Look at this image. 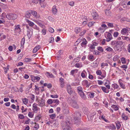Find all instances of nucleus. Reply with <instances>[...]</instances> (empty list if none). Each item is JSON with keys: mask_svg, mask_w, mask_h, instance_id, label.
Segmentation results:
<instances>
[{"mask_svg": "<svg viewBox=\"0 0 130 130\" xmlns=\"http://www.w3.org/2000/svg\"><path fill=\"white\" fill-rule=\"evenodd\" d=\"M31 32L30 31H27V36L29 38L31 37Z\"/></svg>", "mask_w": 130, "mask_h": 130, "instance_id": "nucleus-38", "label": "nucleus"}, {"mask_svg": "<svg viewBox=\"0 0 130 130\" xmlns=\"http://www.w3.org/2000/svg\"><path fill=\"white\" fill-rule=\"evenodd\" d=\"M77 71V70H72L71 72V73L72 75H73L74 73L75 72H76Z\"/></svg>", "mask_w": 130, "mask_h": 130, "instance_id": "nucleus-63", "label": "nucleus"}, {"mask_svg": "<svg viewBox=\"0 0 130 130\" xmlns=\"http://www.w3.org/2000/svg\"><path fill=\"white\" fill-rule=\"evenodd\" d=\"M108 64L106 63H102L101 64V67L103 68L104 66H108Z\"/></svg>", "mask_w": 130, "mask_h": 130, "instance_id": "nucleus-61", "label": "nucleus"}, {"mask_svg": "<svg viewBox=\"0 0 130 130\" xmlns=\"http://www.w3.org/2000/svg\"><path fill=\"white\" fill-rule=\"evenodd\" d=\"M6 18L9 20H14L16 19L17 17V15L15 14L8 13L6 15Z\"/></svg>", "mask_w": 130, "mask_h": 130, "instance_id": "nucleus-2", "label": "nucleus"}, {"mask_svg": "<svg viewBox=\"0 0 130 130\" xmlns=\"http://www.w3.org/2000/svg\"><path fill=\"white\" fill-rule=\"evenodd\" d=\"M121 67L122 68L124 69V70L126 71V69L127 68V65H123L121 66Z\"/></svg>", "mask_w": 130, "mask_h": 130, "instance_id": "nucleus-46", "label": "nucleus"}, {"mask_svg": "<svg viewBox=\"0 0 130 130\" xmlns=\"http://www.w3.org/2000/svg\"><path fill=\"white\" fill-rule=\"evenodd\" d=\"M32 13L31 14L36 18H39L40 16L39 14H37V12L35 11H31Z\"/></svg>", "mask_w": 130, "mask_h": 130, "instance_id": "nucleus-10", "label": "nucleus"}, {"mask_svg": "<svg viewBox=\"0 0 130 130\" xmlns=\"http://www.w3.org/2000/svg\"><path fill=\"white\" fill-rule=\"evenodd\" d=\"M77 90L78 92V93H80L83 91V88L80 86H79L77 87Z\"/></svg>", "mask_w": 130, "mask_h": 130, "instance_id": "nucleus-28", "label": "nucleus"}, {"mask_svg": "<svg viewBox=\"0 0 130 130\" xmlns=\"http://www.w3.org/2000/svg\"><path fill=\"white\" fill-rule=\"evenodd\" d=\"M42 34L44 35L46 34V31L45 29H42L41 31Z\"/></svg>", "mask_w": 130, "mask_h": 130, "instance_id": "nucleus-56", "label": "nucleus"}, {"mask_svg": "<svg viewBox=\"0 0 130 130\" xmlns=\"http://www.w3.org/2000/svg\"><path fill=\"white\" fill-rule=\"evenodd\" d=\"M76 67L77 68L81 67L82 66V65L81 63H76L75 65Z\"/></svg>", "mask_w": 130, "mask_h": 130, "instance_id": "nucleus-30", "label": "nucleus"}, {"mask_svg": "<svg viewBox=\"0 0 130 130\" xmlns=\"http://www.w3.org/2000/svg\"><path fill=\"white\" fill-rule=\"evenodd\" d=\"M25 40V38L24 37L22 38L21 41V46H23L24 45Z\"/></svg>", "mask_w": 130, "mask_h": 130, "instance_id": "nucleus-37", "label": "nucleus"}, {"mask_svg": "<svg viewBox=\"0 0 130 130\" xmlns=\"http://www.w3.org/2000/svg\"><path fill=\"white\" fill-rule=\"evenodd\" d=\"M24 107L23 106H22L21 107V109L22 110V112L23 113L24 112L26 111L27 110V108H25V109H24Z\"/></svg>", "mask_w": 130, "mask_h": 130, "instance_id": "nucleus-51", "label": "nucleus"}, {"mask_svg": "<svg viewBox=\"0 0 130 130\" xmlns=\"http://www.w3.org/2000/svg\"><path fill=\"white\" fill-rule=\"evenodd\" d=\"M119 34L118 32L116 31L114 32L113 33V36L115 37H117Z\"/></svg>", "mask_w": 130, "mask_h": 130, "instance_id": "nucleus-50", "label": "nucleus"}, {"mask_svg": "<svg viewBox=\"0 0 130 130\" xmlns=\"http://www.w3.org/2000/svg\"><path fill=\"white\" fill-rule=\"evenodd\" d=\"M36 22L37 24H38L40 27H41L42 28H44V26L41 23V21H36Z\"/></svg>", "mask_w": 130, "mask_h": 130, "instance_id": "nucleus-24", "label": "nucleus"}, {"mask_svg": "<svg viewBox=\"0 0 130 130\" xmlns=\"http://www.w3.org/2000/svg\"><path fill=\"white\" fill-rule=\"evenodd\" d=\"M32 106V110L35 112H37L38 111V107L37 106V104L36 103H34L33 104Z\"/></svg>", "mask_w": 130, "mask_h": 130, "instance_id": "nucleus-14", "label": "nucleus"}, {"mask_svg": "<svg viewBox=\"0 0 130 130\" xmlns=\"http://www.w3.org/2000/svg\"><path fill=\"white\" fill-rule=\"evenodd\" d=\"M94 93L93 92H89L88 93V96L90 98H93L94 97Z\"/></svg>", "mask_w": 130, "mask_h": 130, "instance_id": "nucleus-26", "label": "nucleus"}, {"mask_svg": "<svg viewBox=\"0 0 130 130\" xmlns=\"http://www.w3.org/2000/svg\"><path fill=\"white\" fill-rule=\"evenodd\" d=\"M28 116L30 118H32L33 115L32 113L31 112H29L28 114Z\"/></svg>", "mask_w": 130, "mask_h": 130, "instance_id": "nucleus-54", "label": "nucleus"}, {"mask_svg": "<svg viewBox=\"0 0 130 130\" xmlns=\"http://www.w3.org/2000/svg\"><path fill=\"white\" fill-rule=\"evenodd\" d=\"M113 87L115 88H118L119 87V86L116 84H114L113 85Z\"/></svg>", "mask_w": 130, "mask_h": 130, "instance_id": "nucleus-55", "label": "nucleus"}, {"mask_svg": "<svg viewBox=\"0 0 130 130\" xmlns=\"http://www.w3.org/2000/svg\"><path fill=\"white\" fill-rule=\"evenodd\" d=\"M80 96L83 99H86V96L83 91L79 93Z\"/></svg>", "mask_w": 130, "mask_h": 130, "instance_id": "nucleus-23", "label": "nucleus"}, {"mask_svg": "<svg viewBox=\"0 0 130 130\" xmlns=\"http://www.w3.org/2000/svg\"><path fill=\"white\" fill-rule=\"evenodd\" d=\"M28 97L29 99H30L31 101H34L35 97V95L33 94H30Z\"/></svg>", "mask_w": 130, "mask_h": 130, "instance_id": "nucleus-22", "label": "nucleus"}, {"mask_svg": "<svg viewBox=\"0 0 130 130\" xmlns=\"http://www.w3.org/2000/svg\"><path fill=\"white\" fill-rule=\"evenodd\" d=\"M82 39L79 38L75 43V45H77L79 44L81 41Z\"/></svg>", "mask_w": 130, "mask_h": 130, "instance_id": "nucleus-45", "label": "nucleus"}, {"mask_svg": "<svg viewBox=\"0 0 130 130\" xmlns=\"http://www.w3.org/2000/svg\"><path fill=\"white\" fill-rule=\"evenodd\" d=\"M46 74L47 76L48 77H53V75L51 73H49L48 72H47L46 73Z\"/></svg>", "mask_w": 130, "mask_h": 130, "instance_id": "nucleus-31", "label": "nucleus"}, {"mask_svg": "<svg viewBox=\"0 0 130 130\" xmlns=\"http://www.w3.org/2000/svg\"><path fill=\"white\" fill-rule=\"evenodd\" d=\"M62 51L61 50H60L58 51V56L57 57L58 58L60 57V55L62 54Z\"/></svg>", "mask_w": 130, "mask_h": 130, "instance_id": "nucleus-49", "label": "nucleus"}, {"mask_svg": "<svg viewBox=\"0 0 130 130\" xmlns=\"http://www.w3.org/2000/svg\"><path fill=\"white\" fill-rule=\"evenodd\" d=\"M89 59L91 61L93 60L94 59L93 56L92 55H89L88 56Z\"/></svg>", "mask_w": 130, "mask_h": 130, "instance_id": "nucleus-34", "label": "nucleus"}, {"mask_svg": "<svg viewBox=\"0 0 130 130\" xmlns=\"http://www.w3.org/2000/svg\"><path fill=\"white\" fill-rule=\"evenodd\" d=\"M121 79H120L118 81L119 83L120 84V85L121 87L122 88H124V87L125 86L121 82Z\"/></svg>", "mask_w": 130, "mask_h": 130, "instance_id": "nucleus-33", "label": "nucleus"}, {"mask_svg": "<svg viewBox=\"0 0 130 130\" xmlns=\"http://www.w3.org/2000/svg\"><path fill=\"white\" fill-rule=\"evenodd\" d=\"M118 59V56H116L114 57H113V60L114 61H115L117 60Z\"/></svg>", "mask_w": 130, "mask_h": 130, "instance_id": "nucleus-59", "label": "nucleus"}, {"mask_svg": "<svg viewBox=\"0 0 130 130\" xmlns=\"http://www.w3.org/2000/svg\"><path fill=\"white\" fill-rule=\"evenodd\" d=\"M111 107L115 111H117L119 109V108L116 105H113L111 106Z\"/></svg>", "mask_w": 130, "mask_h": 130, "instance_id": "nucleus-32", "label": "nucleus"}, {"mask_svg": "<svg viewBox=\"0 0 130 130\" xmlns=\"http://www.w3.org/2000/svg\"><path fill=\"white\" fill-rule=\"evenodd\" d=\"M123 42L121 41H117L116 42V44H117L121 46L123 45Z\"/></svg>", "mask_w": 130, "mask_h": 130, "instance_id": "nucleus-35", "label": "nucleus"}, {"mask_svg": "<svg viewBox=\"0 0 130 130\" xmlns=\"http://www.w3.org/2000/svg\"><path fill=\"white\" fill-rule=\"evenodd\" d=\"M39 106L41 107L45 105L44 101L43 99H41L39 102Z\"/></svg>", "mask_w": 130, "mask_h": 130, "instance_id": "nucleus-11", "label": "nucleus"}, {"mask_svg": "<svg viewBox=\"0 0 130 130\" xmlns=\"http://www.w3.org/2000/svg\"><path fill=\"white\" fill-rule=\"evenodd\" d=\"M82 42L81 44V46L82 47H83L84 46L86 45L87 43V42L86 39L85 38H84L82 39Z\"/></svg>", "mask_w": 130, "mask_h": 130, "instance_id": "nucleus-16", "label": "nucleus"}, {"mask_svg": "<svg viewBox=\"0 0 130 130\" xmlns=\"http://www.w3.org/2000/svg\"><path fill=\"white\" fill-rule=\"evenodd\" d=\"M48 30L49 32H53L54 31V29L51 27H50L49 28Z\"/></svg>", "mask_w": 130, "mask_h": 130, "instance_id": "nucleus-58", "label": "nucleus"}, {"mask_svg": "<svg viewBox=\"0 0 130 130\" xmlns=\"http://www.w3.org/2000/svg\"><path fill=\"white\" fill-rule=\"evenodd\" d=\"M122 62L123 64H125L126 63V61L125 58L122 57L121 59Z\"/></svg>", "mask_w": 130, "mask_h": 130, "instance_id": "nucleus-44", "label": "nucleus"}, {"mask_svg": "<svg viewBox=\"0 0 130 130\" xmlns=\"http://www.w3.org/2000/svg\"><path fill=\"white\" fill-rule=\"evenodd\" d=\"M107 36H105V37L106 38V41L107 42H109L112 39V36L111 34L109 32H107Z\"/></svg>", "mask_w": 130, "mask_h": 130, "instance_id": "nucleus-5", "label": "nucleus"}, {"mask_svg": "<svg viewBox=\"0 0 130 130\" xmlns=\"http://www.w3.org/2000/svg\"><path fill=\"white\" fill-rule=\"evenodd\" d=\"M45 0H40V4L41 7L42 8H44L46 6V4L44 3V1Z\"/></svg>", "mask_w": 130, "mask_h": 130, "instance_id": "nucleus-12", "label": "nucleus"}, {"mask_svg": "<svg viewBox=\"0 0 130 130\" xmlns=\"http://www.w3.org/2000/svg\"><path fill=\"white\" fill-rule=\"evenodd\" d=\"M53 103H56L57 105L59 104V101L58 99L53 100Z\"/></svg>", "mask_w": 130, "mask_h": 130, "instance_id": "nucleus-39", "label": "nucleus"}, {"mask_svg": "<svg viewBox=\"0 0 130 130\" xmlns=\"http://www.w3.org/2000/svg\"><path fill=\"white\" fill-rule=\"evenodd\" d=\"M67 89L68 92L70 94H71L73 92V90L72 89L71 86L69 85H68L67 86Z\"/></svg>", "mask_w": 130, "mask_h": 130, "instance_id": "nucleus-7", "label": "nucleus"}, {"mask_svg": "<svg viewBox=\"0 0 130 130\" xmlns=\"http://www.w3.org/2000/svg\"><path fill=\"white\" fill-rule=\"evenodd\" d=\"M83 110L84 113L86 114L87 115V117L88 119L90 120L92 117V115H89V111L88 110V108L86 107H84L83 108Z\"/></svg>", "mask_w": 130, "mask_h": 130, "instance_id": "nucleus-4", "label": "nucleus"}, {"mask_svg": "<svg viewBox=\"0 0 130 130\" xmlns=\"http://www.w3.org/2000/svg\"><path fill=\"white\" fill-rule=\"evenodd\" d=\"M128 28L127 29L123 28L121 30V33L123 35H125L128 33Z\"/></svg>", "mask_w": 130, "mask_h": 130, "instance_id": "nucleus-9", "label": "nucleus"}, {"mask_svg": "<svg viewBox=\"0 0 130 130\" xmlns=\"http://www.w3.org/2000/svg\"><path fill=\"white\" fill-rule=\"evenodd\" d=\"M31 11L26 12L25 14V17L26 18H30L31 15Z\"/></svg>", "mask_w": 130, "mask_h": 130, "instance_id": "nucleus-13", "label": "nucleus"}, {"mask_svg": "<svg viewBox=\"0 0 130 130\" xmlns=\"http://www.w3.org/2000/svg\"><path fill=\"white\" fill-rule=\"evenodd\" d=\"M51 96L52 98H57L58 96L57 95H51Z\"/></svg>", "mask_w": 130, "mask_h": 130, "instance_id": "nucleus-57", "label": "nucleus"}, {"mask_svg": "<svg viewBox=\"0 0 130 130\" xmlns=\"http://www.w3.org/2000/svg\"><path fill=\"white\" fill-rule=\"evenodd\" d=\"M57 9H56V6L55 5L54 6L52 9V11L53 13L54 14H56L57 12Z\"/></svg>", "mask_w": 130, "mask_h": 130, "instance_id": "nucleus-18", "label": "nucleus"}, {"mask_svg": "<svg viewBox=\"0 0 130 130\" xmlns=\"http://www.w3.org/2000/svg\"><path fill=\"white\" fill-rule=\"evenodd\" d=\"M74 30L75 32L77 34L81 30L80 27H76L75 28Z\"/></svg>", "mask_w": 130, "mask_h": 130, "instance_id": "nucleus-27", "label": "nucleus"}, {"mask_svg": "<svg viewBox=\"0 0 130 130\" xmlns=\"http://www.w3.org/2000/svg\"><path fill=\"white\" fill-rule=\"evenodd\" d=\"M24 107L23 106H22L21 107V109L22 110V112L23 113L24 112L26 111L27 110V108H25V109H24Z\"/></svg>", "mask_w": 130, "mask_h": 130, "instance_id": "nucleus-52", "label": "nucleus"}, {"mask_svg": "<svg viewBox=\"0 0 130 130\" xmlns=\"http://www.w3.org/2000/svg\"><path fill=\"white\" fill-rule=\"evenodd\" d=\"M101 88L102 91L105 93H108L109 92V90L107 89L105 87H102Z\"/></svg>", "mask_w": 130, "mask_h": 130, "instance_id": "nucleus-20", "label": "nucleus"}, {"mask_svg": "<svg viewBox=\"0 0 130 130\" xmlns=\"http://www.w3.org/2000/svg\"><path fill=\"white\" fill-rule=\"evenodd\" d=\"M98 49L99 51H101V52H102L103 51V48L102 47H98Z\"/></svg>", "mask_w": 130, "mask_h": 130, "instance_id": "nucleus-62", "label": "nucleus"}, {"mask_svg": "<svg viewBox=\"0 0 130 130\" xmlns=\"http://www.w3.org/2000/svg\"><path fill=\"white\" fill-rule=\"evenodd\" d=\"M107 25L109 27H110L112 28L113 27V24L112 23H107Z\"/></svg>", "mask_w": 130, "mask_h": 130, "instance_id": "nucleus-48", "label": "nucleus"}, {"mask_svg": "<svg viewBox=\"0 0 130 130\" xmlns=\"http://www.w3.org/2000/svg\"><path fill=\"white\" fill-rule=\"evenodd\" d=\"M41 117V115H38L36 117H35V120L37 121H38L40 119Z\"/></svg>", "mask_w": 130, "mask_h": 130, "instance_id": "nucleus-29", "label": "nucleus"}, {"mask_svg": "<svg viewBox=\"0 0 130 130\" xmlns=\"http://www.w3.org/2000/svg\"><path fill=\"white\" fill-rule=\"evenodd\" d=\"M91 15L94 19H97L98 18V14L96 12H92L91 14Z\"/></svg>", "mask_w": 130, "mask_h": 130, "instance_id": "nucleus-15", "label": "nucleus"}, {"mask_svg": "<svg viewBox=\"0 0 130 130\" xmlns=\"http://www.w3.org/2000/svg\"><path fill=\"white\" fill-rule=\"evenodd\" d=\"M47 102L49 104H51L53 103V100L49 99L47 100Z\"/></svg>", "mask_w": 130, "mask_h": 130, "instance_id": "nucleus-40", "label": "nucleus"}, {"mask_svg": "<svg viewBox=\"0 0 130 130\" xmlns=\"http://www.w3.org/2000/svg\"><path fill=\"white\" fill-rule=\"evenodd\" d=\"M106 50L109 52H111L113 50V49L109 47L107 48Z\"/></svg>", "mask_w": 130, "mask_h": 130, "instance_id": "nucleus-60", "label": "nucleus"}, {"mask_svg": "<svg viewBox=\"0 0 130 130\" xmlns=\"http://www.w3.org/2000/svg\"><path fill=\"white\" fill-rule=\"evenodd\" d=\"M97 74L98 75H101L102 74V72L100 70H98L96 72Z\"/></svg>", "mask_w": 130, "mask_h": 130, "instance_id": "nucleus-64", "label": "nucleus"}, {"mask_svg": "<svg viewBox=\"0 0 130 130\" xmlns=\"http://www.w3.org/2000/svg\"><path fill=\"white\" fill-rule=\"evenodd\" d=\"M86 72L85 71H83L81 74V76L83 78H85L86 77Z\"/></svg>", "mask_w": 130, "mask_h": 130, "instance_id": "nucleus-36", "label": "nucleus"}, {"mask_svg": "<svg viewBox=\"0 0 130 130\" xmlns=\"http://www.w3.org/2000/svg\"><path fill=\"white\" fill-rule=\"evenodd\" d=\"M70 123L68 121L62 122L61 123L63 130H69Z\"/></svg>", "mask_w": 130, "mask_h": 130, "instance_id": "nucleus-3", "label": "nucleus"}, {"mask_svg": "<svg viewBox=\"0 0 130 130\" xmlns=\"http://www.w3.org/2000/svg\"><path fill=\"white\" fill-rule=\"evenodd\" d=\"M19 118L21 119H23L24 118V116L23 115L19 114L18 115Z\"/></svg>", "mask_w": 130, "mask_h": 130, "instance_id": "nucleus-53", "label": "nucleus"}, {"mask_svg": "<svg viewBox=\"0 0 130 130\" xmlns=\"http://www.w3.org/2000/svg\"><path fill=\"white\" fill-rule=\"evenodd\" d=\"M20 26L19 25H15L14 30L15 32H20L21 31Z\"/></svg>", "mask_w": 130, "mask_h": 130, "instance_id": "nucleus-8", "label": "nucleus"}, {"mask_svg": "<svg viewBox=\"0 0 130 130\" xmlns=\"http://www.w3.org/2000/svg\"><path fill=\"white\" fill-rule=\"evenodd\" d=\"M116 126L117 129H119L120 128L121 125L119 123H117L116 124Z\"/></svg>", "mask_w": 130, "mask_h": 130, "instance_id": "nucleus-47", "label": "nucleus"}, {"mask_svg": "<svg viewBox=\"0 0 130 130\" xmlns=\"http://www.w3.org/2000/svg\"><path fill=\"white\" fill-rule=\"evenodd\" d=\"M107 127L109 129L112 130H115L116 129V127L115 126V125L113 124L108 126Z\"/></svg>", "mask_w": 130, "mask_h": 130, "instance_id": "nucleus-25", "label": "nucleus"}, {"mask_svg": "<svg viewBox=\"0 0 130 130\" xmlns=\"http://www.w3.org/2000/svg\"><path fill=\"white\" fill-rule=\"evenodd\" d=\"M23 102L25 104H26L28 103L27 99L26 98H25L23 100Z\"/></svg>", "mask_w": 130, "mask_h": 130, "instance_id": "nucleus-41", "label": "nucleus"}, {"mask_svg": "<svg viewBox=\"0 0 130 130\" xmlns=\"http://www.w3.org/2000/svg\"><path fill=\"white\" fill-rule=\"evenodd\" d=\"M83 84L85 85H86V87H88L90 86L88 81L86 80H84L83 82Z\"/></svg>", "mask_w": 130, "mask_h": 130, "instance_id": "nucleus-21", "label": "nucleus"}, {"mask_svg": "<svg viewBox=\"0 0 130 130\" xmlns=\"http://www.w3.org/2000/svg\"><path fill=\"white\" fill-rule=\"evenodd\" d=\"M31 58H26L24 59V61L27 62L29 61H31Z\"/></svg>", "mask_w": 130, "mask_h": 130, "instance_id": "nucleus-42", "label": "nucleus"}, {"mask_svg": "<svg viewBox=\"0 0 130 130\" xmlns=\"http://www.w3.org/2000/svg\"><path fill=\"white\" fill-rule=\"evenodd\" d=\"M74 120L75 123L77 124H79L80 123L79 119L81 117V114L79 112H77L74 113Z\"/></svg>", "mask_w": 130, "mask_h": 130, "instance_id": "nucleus-1", "label": "nucleus"}, {"mask_svg": "<svg viewBox=\"0 0 130 130\" xmlns=\"http://www.w3.org/2000/svg\"><path fill=\"white\" fill-rule=\"evenodd\" d=\"M71 104L72 106L74 108L77 109L79 108V106L77 104L76 101L75 100H72Z\"/></svg>", "mask_w": 130, "mask_h": 130, "instance_id": "nucleus-6", "label": "nucleus"}, {"mask_svg": "<svg viewBox=\"0 0 130 130\" xmlns=\"http://www.w3.org/2000/svg\"><path fill=\"white\" fill-rule=\"evenodd\" d=\"M94 23L95 22H90L88 23V26L89 27H91V26L93 25Z\"/></svg>", "mask_w": 130, "mask_h": 130, "instance_id": "nucleus-43", "label": "nucleus"}, {"mask_svg": "<svg viewBox=\"0 0 130 130\" xmlns=\"http://www.w3.org/2000/svg\"><path fill=\"white\" fill-rule=\"evenodd\" d=\"M121 46L119 45L116 44L114 47L115 50L116 51H118L121 48Z\"/></svg>", "mask_w": 130, "mask_h": 130, "instance_id": "nucleus-17", "label": "nucleus"}, {"mask_svg": "<svg viewBox=\"0 0 130 130\" xmlns=\"http://www.w3.org/2000/svg\"><path fill=\"white\" fill-rule=\"evenodd\" d=\"M40 47V46H36L33 50L32 51L33 53H35L39 49Z\"/></svg>", "mask_w": 130, "mask_h": 130, "instance_id": "nucleus-19", "label": "nucleus"}]
</instances>
